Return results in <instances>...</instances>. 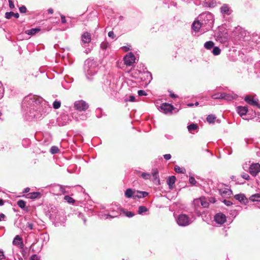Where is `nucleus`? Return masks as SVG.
Returning <instances> with one entry per match:
<instances>
[{
	"label": "nucleus",
	"instance_id": "nucleus-1",
	"mask_svg": "<svg viewBox=\"0 0 260 260\" xmlns=\"http://www.w3.org/2000/svg\"><path fill=\"white\" fill-rule=\"evenodd\" d=\"M22 109L25 118L31 120L44 118L51 111V107L41 97L30 95L24 98Z\"/></svg>",
	"mask_w": 260,
	"mask_h": 260
},
{
	"label": "nucleus",
	"instance_id": "nucleus-2",
	"mask_svg": "<svg viewBox=\"0 0 260 260\" xmlns=\"http://www.w3.org/2000/svg\"><path fill=\"white\" fill-rule=\"evenodd\" d=\"M97 63L93 59H88L85 61L84 70L87 79L91 81L97 72Z\"/></svg>",
	"mask_w": 260,
	"mask_h": 260
},
{
	"label": "nucleus",
	"instance_id": "nucleus-3",
	"mask_svg": "<svg viewBox=\"0 0 260 260\" xmlns=\"http://www.w3.org/2000/svg\"><path fill=\"white\" fill-rule=\"evenodd\" d=\"M198 19L201 21L203 31H207L212 28L214 19L213 15L210 12L203 13L198 16Z\"/></svg>",
	"mask_w": 260,
	"mask_h": 260
},
{
	"label": "nucleus",
	"instance_id": "nucleus-4",
	"mask_svg": "<svg viewBox=\"0 0 260 260\" xmlns=\"http://www.w3.org/2000/svg\"><path fill=\"white\" fill-rule=\"evenodd\" d=\"M110 210L112 212V214L100 213L99 216L100 218L107 219L116 217L119 215L121 209L117 206H116L115 207L111 208Z\"/></svg>",
	"mask_w": 260,
	"mask_h": 260
},
{
	"label": "nucleus",
	"instance_id": "nucleus-5",
	"mask_svg": "<svg viewBox=\"0 0 260 260\" xmlns=\"http://www.w3.org/2000/svg\"><path fill=\"white\" fill-rule=\"evenodd\" d=\"M177 222L179 226H186L192 223V220L185 214L179 215L176 219Z\"/></svg>",
	"mask_w": 260,
	"mask_h": 260
},
{
	"label": "nucleus",
	"instance_id": "nucleus-6",
	"mask_svg": "<svg viewBox=\"0 0 260 260\" xmlns=\"http://www.w3.org/2000/svg\"><path fill=\"white\" fill-rule=\"evenodd\" d=\"M103 89L107 93L113 94L116 89V85L114 82H111V80H106L102 85Z\"/></svg>",
	"mask_w": 260,
	"mask_h": 260
},
{
	"label": "nucleus",
	"instance_id": "nucleus-7",
	"mask_svg": "<svg viewBox=\"0 0 260 260\" xmlns=\"http://www.w3.org/2000/svg\"><path fill=\"white\" fill-rule=\"evenodd\" d=\"M159 108L160 112L165 114L170 115L172 114L173 111L175 109L172 105L167 103H162L160 106Z\"/></svg>",
	"mask_w": 260,
	"mask_h": 260
},
{
	"label": "nucleus",
	"instance_id": "nucleus-8",
	"mask_svg": "<svg viewBox=\"0 0 260 260\" xmlns=\"http://www.w3.org/2000/svg\"><path fill=\"white\" fill-rule=\"evenodd\" d=\"M50 192L56 196L64 194L66 192L64 187L59 184L54 185L50 188Z\"/></svg>",
	"mask_w": 260,
	"mask_h": 260
},
{
	"label": "nucleus",
	"instance_id": "nucleus-9",
	"mask_svg": "<svg viewBox=\"0 0 260 260\" xmlns=\"http://www.w3.org/2000/svg\"><path fill=\"white\" fill-rule=\"evenodd\" d=\"M27 220V222L25 225L23 226V229L25 231L28 230H35L37 229V225H38L37 221L36 219H29L27 218H25Z\"/></svg>",
	"mask_w": 260,
	"mask_h": 260
},
{
	"label": "nucleus",
	"instance_id": "nucleus-10",
	"mask_svg": "<svg viewBox=\"0 0 260 260\" xmlns=\"http://www.w3.org/2000/svg\"><path fill=\"white\" fill-rule=\"evenodd\" d=\"M74 107L79 111H85L88 108L89 105L84 101L80 100L75 102Z\"/></svg>",
	"mask_w": 260,
	"mask_h": 260
},
{
	"label": "nucleus",
	"instance_id": "nucleus-11",
	"mask_svg": "<svg viewBox=\"0 0 260 260\" xmlns=\"http://www.w3.org/2000/svg\"><path fill=\"white\" fill-rule=\"evenodd\" d=\"M136 57L133 53L130 52L127 54L124 57V63L127 66H131L135 62Z\"/></svg>",
	"mask_w": 260,
	"mask_h": 260
},
{
	"label": "nucleus",
	"instance_id": "nucleus-12",
	"mask_svg": "<svg viewBox=\"0 0 260 260\" xmlns=\"http://www.w3.org/2000/svg\"><path fill=\"white\" fill-rule=\"evenodd\" d=\"M192 28L196 32L200 31L201 34H203L206 31H203V28L202 24L201 23V21L198 19V17L197 20H194L192 24Z\"/></svg>",
	"mask_w": 260,
	"mask_h": 260
},
{
	"label": "nucleus",
	"instance_id": "nucleus-13",
	"mask_svg": "<svg viewBox=\"0 0 260 260\" xmlns=\"http://www.w3.org/2000/svg\"><path fill=\"white\" fill-rule=\"evenodd\" d=\"M249 173L253 176H256L260 172V164L258 163L252 164L249 168Z\"/></svg>",
	"mask_w": 260,
	"mask_h": 260
},
{
	"label": "nucleus",
	"instance_id": "nucleus-14",
	"mask_svg": "<svg viewBox=\"0 0 260 260\" xmlns=\"http://www.w3.org/2000/svg\"><path fill=\"white\" fill-rule=\"evenodd\" d=\"M215 221L219 224H222L226 221V216L222 213H218L214 216Z\"/></svg>",
	"mask_w": 260,
	"mask_h": 260
},
{
	"label": "nucleus",
	"instance_id": "nucleus-15",
	"mask_svg": "<svg viewBox=\"0 0 260 260\" xmlns=\"http://www.w3.org/2000/svg\"><path fill=\"white\" fill-rule=\"evenodd\" d=\"M244 101L249 105L256 106L260 109V104L258 103V99L251 98L249 96L247 95L245 97Z\"/></svg>",
	"mask_w": 260,
	"mask_h": 260
},
{
	"label": "nucleus",
	"instance_id": "nucleus-16",
	"mask_svg": "<svg viewBox=\"0 0 260 260\" xmlns=\"http://www.w3.org/2000/svg\"><path fill=\"white\" fill-rule=\"evenodd\" d=\"M13 244L20 248H23L24 247L22 238L19 235L16 236L14 238Z\"/></svg>",
	"mask_w": 260,
	"mask_h": 260
},
{
	"label": "nucleus",
	"instance_id": "nucleus-17",
	"mask_svg": "<svg viewBox=\"0 0 260 260\" xmlns=\"http://www.w3.org/2000/svg\"><path fill=\"white\" fill-rule=\"evenodd\" d=\"M69 120L70 119L69 116L64 114L60 116V117L58 118V122L59 124L64 125L69 122Z\"/></svg>",
	"mask_w": 260,
	"mask_h": 260
},
{
	"label": "nucleus",
	"instance_id": "nucleus-18",
	"mask_svg": "<svg viewBox=\"0 0 260 260\" xmlns=\"http://www.w3.org/2000/svg\"><path fill=\"white\" fill-rule=\"evenodd\" d=\"M148 195V193L146 191H136L134 190V199L144 198Z\"/></svg>",
	"mask_w": 260,
	"mask_h": 260
},
{
	"label": "nucleus",
	"instance_id": "nucleus-19",
	"mask_svg": "<svg viewBox=\"0 0 260 260\" xmlns=\"http://www.w3.org/2000/svg\"><path fill=\"white\" fill-rule=\"evenodd\" d=\"M232 10L227 4H223L220 8V12L224 15H229L232 13Z\"/></svg>",
	"mask_w": 260,
	"mask_h": 260
},
{
	"label": "nucleus",
	"instance_id": "nucleus-20",
	"mask_svg": "<svg viewBox=\"0 0 260 260\" xmlns=\"http://www.w3.org/2000/svg\"><path fill=\"white\" fill-rule=\"evenodd\" d=\"M237 97V95L236 94L234 93H227L225 92H222V96L221 98H222V99L231 101L234 99H236Z\"/></svg>",
	"mask_w": 260,
	"mask_h": 260
},
{
	"label": "nucleus",
	"instance_id": "nucleus-21",
	"mask_svg": "<svg viewBox=\"0 0 260 260\" xmlns=\"http://www.w3.org/2000/svg\"><path fill=\"white\" fill-rule=\"evenodd\" d=\"M237 112L241 117H243L247 114L248 108L245 106H238L237 107Z\"/></svg>",
	"mask_w": 260,
	"mask_h": 260
},
{
	"label": "nucleus",
	"instance_id": "nucleus-22",
	"mask_svg": "<svg viewBox=\"0 0 260 260\" xmlns=\"http://www.w3.org/2000/svg\"><path fill=\"white\" fill-rule=\"evenodd\" d=\"M235 199L240 201L241 203L246 204L247 202V199L244 194H237L235 196Z\"/></svg>",
	"mask_w": 260,
	"mask_h": 260
},
{
	"label": "nucleus",
	"instance_id": "nucleus-23",
	"mask_svg": "<svg viewBox=\"0 0 260 260\" xmlns=\"http://www.w3.org/2000/svg\"><path fill=\"white\" fill-rule=\"evenodd\" d=\"M81 40L84 43H89L91 41V35L87 32H84L81 36Z\"/></svg>",
	"mask_w": 260,
	"mask_h": 260
},
{
	"label": "nucleus",
	"instance_id": "nucleus-24",
	"mask_svg": "<svg viewBox=\"0 0 260 260\" xmlns=\"http://www.w3.org/2000/svg\"><path fill=\"white\" fill-rule=\"evenodd\" d=\"M151 176L153 177L152 181L154 182H159V178L158 176V172L157 169H153L151 173Z\"/></svg>",
	"mask_w": 260,
	"mask_h": 260
},
{
	"label": "nucleus",
	"instance_id": "nucleus-25",
	"mask_svg": "<svg viewBox=\"0 0 260 260\" xmlns=\"http://www.w3.org/2000/svg\"><path fill=\"white\" fill-rule=\"evenodd\" d=\"M175 181L176 178L174 176L169 177L167 179V184L170 189H172L173 188V185L175 183Z\"/></svg>",
	"mask_w": 260,
	"mask_h": 260
},
{
	"label": "nucleus",
	"instance_id": "nucleus-26",
	"mask_svg": "<svg viewBox=\"0 0 260 260\" xmlns=\"http://www.w3.org/2000/svg\"><path fill=\"white\" fill-rule=\"evenodd\" d=\"M15 17L16 18H18L19 17V14L18 13H14L13 12H8L5 13V18L10 19L12 18V17Z\"/></svg>",
	"mask_w": 260,
	"mask_h": 260
},
{
	"label": "nucleus",
	"instance_id": "nucleus-27",
	"mask_svg": "<svg viewBox=\"0 0 260 260\" xmlns=\"http://www.w3.org/2000/svg\"><path fill=\"white\" fill-rule=\"evenodd\" d=\"M41 196V193L39 192H32L27 194L26 197L28 199H35L38 198Z\"/></svg>",
	"mask_w": 260,
	"mask_h": 260
},
{
	"label": "nucleus",
	"instance_id": "nucleus-28",
	"mask_svg": "<svg viewBox=\"0 0 260 260\" xmlns=\"http://www.w3.org/2000/svg\"><path fill=\"white\" fill-rule=\"evenodd\" d=\"M40 30L41 29L39 28H33L25 30V33L28 35H34L37 32H39Z\"/></svg>",
	"mask_w": 260,
	"mask_h": 260
},
{
	"label": "nucleus",
	"instance_id": "nucleus-29",
	"mask_svg": "<svg viewBox=\"0 0 260 260\" xmlns=\"http://www.w3.org/2000/svg\"><path fill=\"white\" fill-rule=\"evenodd\" d=\"M134 190L131 188L127 189L125 191V196L127 198H133L134 197Z\"/></svg>",
	"mask_w": 260,
	"mask_h": 260
},
{
	"label": "nucleus",
	"instance_id": "nucleus-30",
	"mask_svg": "<svg viewBox=\"0 0 260 260\" xmlns=\"http://www.w3.org/2000/svg\"><path fill=\"white\" fill-rule=\"evenodd\" d=\"M249 200L252 202H260V194L255 193L249 197Z\"/></svg>",
	"mask_w": 260,
	"mask_h": 260
},
{
	"label": "nucleus",
	"instance_id": "nucleus-31",
	"mask_svg": "<svg viewBox=\"0 0 260 260\" xmlns=\"http://www.w3.org/2000/svg\"><path fill=\"white\" fill-rule=\"evenodd\" d=\"M174 170L177 173L185 174L186 172V170L184 168H181L178 166H175Z\"/></svg>",
	"mask_w": 260,
	"mask_h": 260
},
{
	"label": "nucleus",
	"instance_id": "nucleus-32",
	"mask_svg": "<svg viewBox=\"0 0 260 260\" xmlns=\"http://www.w3.org/2000/svg\"><path fill=\"white\" fill-rule=\"evenodd\" d=\"M214 43L212 41H209L206 42L204 44V46L206 49L210 50L211 48L214 47Z\"/></svg>",
	"mask_w": 260,
	"mask_h": 260
},
{
	"label": "nucleus",
	"instance_id": "nucleus-33",
	"mask_svg": "<svg viewBox=\"0 0 260 260\" xmlns=\"http://www.w3.org/2000/svg\"><path fill=\"white\" fill-rule=\"evenodd\" d=\"M192 204L194 206L195 210H197L198 207L201 206V198L194 199L193 201Z\"/></svg>",
	"mask_w": 260,
	"mask_h": 260
},
{
	"label": "nucleus",
	"instance_id": "nucleus-34",
	"mask_svg": "<svg viewBox=\"0 0 260 260\" xmlns=\"http://www.w3.org/2000/svg\"><path fill=\"white\" fill-rule=\"evenodd\" d=\"M201 206L204 208H207L209 206V203L205 197H201Z\"/></svg>",
	"mask_w": 260,
	"mask_h": 260
},
{
	"label": "nucleus",
	"instance_id": "nucleus-35",
	"mask_svg": "<svg viewBox=\"0 0 260 260\" xmlns=\"http://www.w3.org/2000/svg\"><path fill=\"white\" fill-rule=\"evenodd\" d=\"M73 117L74 118L76 121H80L86 120L87 118V116L86 114H82L81 115H79L78 117H76L75 115L73 116Z\"/></svg>",
	"mask_w": 260,
	"mask_h": 260
},
{
	"label": "nucleus",
	"instance_id": "nucleus-36",
	"mask_svg": "<svg viewBox=\"0 0 260 260\" xmlns=\"http://www.w3.org/2000/svg\"><path fill=\"white\" fill-rule=\"evenodd\" d=\"M216 117L215 115L211 114L207 116L206 119L209 123H213L215 122Z\"/></svg>",
	"mask_w": 260,
	"mask_h": 260
},
{
	"label": "nucleus",
	"instance_id": "nucleus-37",
	"mask_svg": "<svg viewBox=\"0 0 260 260\" xmlns=\"http://www.w3.org/2000/svg\"><path fill=\"white\" fill-rule=\"evenodd\" d=\"M148 211V209L144 206H139L138 210V213L139 214H142Z\"/></svg>",
	"mask_w": 260,
	"mask_h": 260
},
{
	"label": "nucleus",
	"instance_id": "nucleus-38",
	"mask_svg": "<svg viewBox=\"0 0 260 260\" xmlns=\"http://www.w3.org/2000/svg\"><path fill=\"white\" fill-rule=\"evenodd\" d=\"M206 3L208 4V7L213 8L216 5L217 2L216 0H208L206 1Z\"/></svg>",
	"mask_w": 260,
	"mask_h": 260
},
{
	"label": "nucleus",
	"instance_id": "nucleus-39",
	"mask_svg": "<svg viewBox=\"0 0 260 260\" xmlns=\"http://www.w3.org/2000/svg\"><path fill=\"white\" fill-rule=\"evenodd\" d=\"M222 96V92H218L213 94L211 95V98L214 100L216 99H222L221 96Z\"/></svg>",
	"mask_w": 260,
	"mask_h": 260
},
{
	"label": "nucleus",
	"instance_id": "nucleus-40",
	"mask_svg": "<svg viewBox=\"0 0 260 260\" xmlns=\"http://www.w3.org/2000/svg\"><path fill=\"white\" fill-rule=\"evenodd\" d=\"M141 177L145 180H148L151 179V175L149 173L143 172L141 174Z\"/></svg>",
	"mask_w": 260,
	"mask_h": 260
},
{
	"label": "nucleus",
	"instance_id": "nucleus-41",
	"mask_svg": "<svg viewBox=\"0 0 260 260\" xmlns=\"http://www.w3.org/2000/svg\"><path fill=\"white\" fill-rule=\"evenodd\" d=\"M198 125L194 123H191L188 125L187 128L188 131L191 132L192 131H194L197 129Z\"/></svg>",
	"mask_w": 260,
	"mask_h": 260
},
{
	"label": "nucleus",
	"instance_id": "nucleus-42",
	"mask_svg": "<svg viewBox=\"0 0 260 260\" xmlns=\"http://www.w3.org/2000/svg\"><path fill=\"white\" fill-rule=\"evenodd\" d=\"M59 151V149L57 146H52L50 148V152L52 154H55L57 153Z\"/></svg>",
	"mask_w": 260,
	"mask_h": 260
},
{
	"label": "nucleus",
	"instance_id": "nucleus-43",
	"mask_svg": "<svg viewBox=\"0 0 260 260\" xmlns=\"http://www.w3.org/2000/svg\"><path fill=\"white\" fill-rule=\"evenodd\" d=\"M189 182L192 185H198V183L193 176H190L189 178Z\"/></svg>",
	"mask_w": 260,
	"mask_h": 260
},
{
	"label": "nucleus",
	"instance_id": "nucleus-44",
	"mask_svg": "<svg viewBox=\"0 0 260 260\" xmlns=\"http://www.w3.org/2000/svg\"><path fill=\"white\" fill-rule=\"evenodd\" d=\"M221 50L218 47H214L212 51L214 55H218L220 53Z\"/></svg>",
	"mask_w": 260,
	"mask_h": 260
},
{
	"label": "nucleus",
	"instance_id": "nucleus-45",
	"mask_svg": "<svg viewBox=\"0 0 260 260\" xmlns=\"http://www.w3.org/2000/svg\"><path fill=\"white\" fill-rule=\"evenodd\" d=\"M60 106H61V103L59 101L56 100L53 103V107L55 109H57L59 108L60 107Z\"/></svg>",
	"mask_w": 260,
	"mask_h": 260
},
{
	"label": "nucleus",
	"instance_id": "nucleus-46",
	"mask_svg": "<svg viewBox=\"0 0 260 260\" xmlns=\"http://www.w3.org/2000/svg\"><path fill=\"white\" fill-rule=\"evenodd\" d=\"M64 199L70 204H73L75 202V200L69 196H66L64 198Z\"/></svg>",
	"mask_w": 260,
	"mask_h": 260
},
{
	"label": "nucleus",
	"instance_id": "nucleus-47",
	"mask_svg": "<svg viewBox=\"0 0 260 260\" xmlns=\"http://www.w3.org/2000/svg\"><path fill=\"white\" fill-rule=\"evenodd\" d=\"M17 205L18 206L23 209L24 208L25 206H26V202L25 201H24L23 200H19L18 202H17Z\"/></svg>",
	"mask_w": 260,
	"mask_h": 260
},
{
	"label": "nucleus",
	"instance_id": "nucleus-48",
	"mask_svg": "<svg viewBox=\"0 0 260 260\" xmlns=\"http://www.w3.org/2000/svg\"><path fill=\"white\" fill-rule=\"evenodd\" d=\"M229 192H230V190L226 188H224V189H220L219 190V192H220V194L222 196H226L227 194L229 195V194L228 193Z\"/></svg>",
	"mask_w": 260,
	"mask_h": 260
},
{
	"label": "nucleus",
	"instance_id": "nucleus-49",
	"mask_svg": "<svg viewBox=\"0 0 260 260\" xmlns=\"http://www.w3.org/2000/svg\"><path fill=\"white\" fill-rule=\"evenodd\" d=\"M108 45L109 44L107 42H102L100 45L101 48L103 50H105L107 48Z\"/></svg>",
	"mask_w": 260,
	"mask_h": 260
},
{
	"label": "nucleus",
	"instance_id": "nucleus-50",
	"mask_svg": "<svg viewBox=\"0 0 260 260\" xmlns=\"http://www.w3.org/2000/svg\"><path fill=\"white\" fill-rule=\"evenodd\" d=\"M78 217L79 218H81V219L83 220L84 224L86 223V218H85V217H84V215L83 214H82L81 213H79V214L78 215Z\"/></svg>",
	"mask_w": 260,
	"mask_h": 260
},
{
	"label": "nucleus",
	"instance_id": "nucleus-51",
	"mask_svg": "<svg viewBox=\"0 0 260 260\" xmlns=\"http://www.w3.org/2000/svg\"><path fill=\"white\" fill-rule=\"evenodd\" d=\"M19 11L21 13H25L26 12V8L24 6H22L19 8Z\"/></svg>",
	"mask_w": 260,
	"mask_h": 260
},
{
	"label": "nucleus",
	"instance_id": "nucleus-52",
	"mask_svg": "<svg viewBox=\"0 0 260 260\" xmlns=\"http://www.w3.org/2000/svg\"><path fill=\"white\" fill-rule=\"evenodd\" d=\"M241 177L245 179V180H249V176L247 173H243L241 174Z\"/></svg>",
	"mask_w": 260,
	"mask_h": 260
},
{
	"label": "nucleus",
	"instance_id": "nucleus-53",
	"mask_svg": "<svg viewBox=\"0 0 260 260\" xmlns=\"http://www.w3.org/2000/svg\"><path fill=\"white\" fill-rule=\"evenodd\" d=\"M138 94L139 96L146 95L147 93L145 91L143 90H139L138 91Z\"/></svg>",
	"mask_w": 260,
	"mask_h": 260
},
{
	"label": "nucleus",
	"instance_id": "nucleus-54",
	"mask_svg": "<svg viewBox=\"0 0 260 260\" xmlns=\"http://www.w3.org/2000/svg\"><path fill=\"white\" fill-rule=\"evenodd\" d=\"M125 214L128 217H132L135 215V214L133 212L131 211L125 212Z\"/></svg>",
	"mask_w": 260,
	"mask_h": 260
},
{
	"label": "nucleus",
	"instance_id": "nucleus-55",
	"mask_svg": "<svg viewBox=\"0 0 260 260\" xmlns=\"http://www.w3.org/2000/svg\"><path fill=\"white\" fill-rule=\"evenodd\" d=\"M108 36L112 38V39H115L116 36L115 35H114V33L113 31H110L108 32Z\"/></svg>",
	"mask_w": 260,
	"mask_h": 260
},
{
	"label": "nucleus",
	"instance_id": "nucleus-56",
	"mask_svg": "<svg viewBox=\"0 0 260 260\" xmlns=\"http://www.w3.org/2000/svg\"><path fill=\"white\" fill-rule=\"evenodd\" d=\"M30 260H39V257L37 255L33 254L30 256Z\"/></svg>",
	"mask_w": 260,
	"mask_h": 260
},
{
	"label": "nucleus",
	"instance_id": "nucleus-57",
	"mask_svg": "<svg viewBox=\"0 0 260 260\" xmlns=\"http://www.w3.org/2000/svg\"><path fill=\"white\" fill-rule=\"evenodd\" d=\"M8 1H9V7H10V9H14L15 7V6H14V3L13 2V0H8Z\"/></svg>",
	"mask_w": 260,
	"mask_h": 260
},
{
	"label": "nucleus",
	"instance_id": "nucleus-58",
	"mask_svg": "<svg viewBox=\"0 0 260 260\" xmlns=\"http://www.w3.org/2000/svg\"><path fill=\"white\" fill-rule=\"evenodd\" d=\"M223 202L227 206H230L232 204V203L229 200H224Z\"/></svg>",
	"mask_w": 260,
	"mask_h": 260
},
{
	"label": "nucleus",
	"instance_id": "nucleus-59",
	"mask_svg": "<svg viewBox=\"0 0 260 260\" xmlns=\"http://www.w3.org/2000/svg\"><path fill=\"white\" fill-rule=\"evenodd\" d=\"M164 158L167 160H169L171 158V155L170 154H165L164 155Z\"/></svg>",
	"mask_w": 260,
	"mask_h": 260
},
{
	"label": "nucleus",
	"instance_id": "nucleus-60",
	"mask_svg": "<svg viewBox=\"0 0 260 260\" xmlns=\"http://www.w3.org/2000/svg\"><path fill=\"white\" fill-rule=\"evenodd\" d=\"M131 46L129 45L128 46H123L122 48L125 51H128L129 50H132L131 49Z\"/></svg>",
	"mask_w": 260,
	"mask_h": 260
},
{
	"label": "nucleus",
	"instance_id": "nucleus-61",
	"mask_svg": "<svg viewBox=\"0 0 260 260\" xmlns=\"http://www.w3.org/2000/svg\"><path fill=\"white\" fill-rule=\"evenodd\" d=\"M61 22L62 23H66V19L64 16L61 15Z\"/></svg>",
	"mask_w": 260,
	"mask_h": 260
},
{
	"label": "nucleus",
	"instance_id": "nucleus-62",
	"mask_svg": "<svg viewBox=\"0 0 260 260\" xmlns=\"http://www.w3.org/2000/svg\"><path fill=\"white\" fill-rule=\"evenodd\" d=\"M129 102H135V97L133 95L129 96V99L128 100Z\"/></svg>",
	"mask_w": 260,
	"mask_h": 260
},
{
	"label": "nucleus",
	"instance_id": "nucleus-63",
	"mask_svg": "<svg viewBox=\"0 0 260 260\" xmlns=\"http://www.w3.org/2000/svg\"><path fill=\"white\" fill-rule=\"evenodd\" d=\"M4 257H5V255H4L3 252L2 251L0 250V259H2L4 258Z\"/></svg>",
	"mask_w": 260,
	"mask_h": 260
},
{
	"label": "nucleus",
	"instance_id": "nucleus-64",
	"mask_svg": "<svg viewBox=\"0 0 260 260\" xmlns=\"http://www.w3.org/2000/svg\"><path fill=\"white\" fill-rule=\"evenodd\" d=\"M5 217V214H4L3 213L0 214V221L2 220V219H4Z\"/></svg>",
	"mask_w": 260,
	"mask_h": 260
}]
</instances>
